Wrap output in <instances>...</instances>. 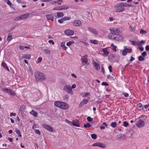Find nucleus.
Segmentation results:
<instances>
[{
  "label": "nucleus",
  "mask_w": 149,
  "mask_h": 149,
  "mask_svg": "<svg viewBox=\"0 0 149 149\" xmlns=\"http://www.w3.org/2000/svg\"><path fill=\"white\" fill-rule=\"evenodd\" d=\"M115 7L118 8L115 10V12H121L125 10V9L123 7H117L116 5L115 6Z\"/></svg>",
  "instance_id": "obj_15"
},
{
  "label": "nucleus",
  "mask_w": 149,
  "mask_h": 149,
  "mask_svg": "<svg viewBox=\"0 0 149 149\" xmlns=\"http://www.w3.org/2000/svg\"><path fill=\"white\" fill-rule=\"evenodd\" d=\"M134 29V28H133L131 25L130 26V30L131 31H133Z\"/></svg>",
  "instance_id": "obj_59"
},
{
  "label": "nucleus",
  "mask_w": 149,
  "mask_h": 149,
  "mask_svg": "<svg viewBox=\"0 0 149 149\" xmlns=\"http://www.w3.org/2000/svg\"><path fill=\"white\" fill-rule=\"evenodd\" d=\"M146 49L147 51H149V45H147L146 46Z\"/></svg>",
  "instance_id": "obj_62"
},
{
  "label": "nucleus",
  "mask_w": 149,
  "mask_h": 149,
  "mask_svg": "<svg viewBox=\"0 0 149 149\" xmlns=\"http://www.w3.org/2000/svg\"><path fill=\"white\" fill-rule=\"evenodd\" d=\"M91 138L93 139H95L96 138L97 135L95 134H91Z\"/></svg>",
  "instance_id": "obj_38"
},
{
  "label": "nucleus",
  "mask_w": 149,
  "mask_h": 149,
  "mask_svg": "<svg viewBox=\"0 0 149 149\" xmlns=\"http://www.w3.org/2000/svg\"><path fill=\"white\" fill-rule=\"evenodd\" d=\"M91 126V125L88 123L86 124H84V127L85 128L89 127Z\"/></svg>",
  "instance_id": "obj_40"
},
{
  "label": "nucleus",
  "mask_w": 149,
  "mask_h": 149,
  "mask_svg": "<svg viewBox=\"0 0 149 149\" xmlns=\"http://www.w3.org/2000/svg\"><path fill=\"white\" fill-rule=\"evenodd\" d=\"M2 91L3 92H6L10 95H15V92L11 90L8 88H3Z\"/></svg>",
  "instance_id": "obj_6"
},
{
  "label": "nucleus",
  "mask_w": 149,
  "mask_h": 149,
  "mask_svg": "<svg viewBox=\"0 0 149 149\" xmlns=\"http://www.w3.org/2000/svg\"><path fill=\"white\" fill-rule=\"evenodd\" d=\"M88 101V100L84 99L82 100L80 102L79 105V107H81L83 105L86 104Z\"/></svg>",
  "instance_id": "obj_17"
},
{
  "label": "nucleus",
  "mask_w": 149,
  "mask_h": 149,
  "mask_svg": "<svg viewBox=\"0 0 149 149\" xmlns=\"http://www.w3.org/2000/svg\"><path fill=\"white\" fill-rule=\"evenodd\" d=\"M115 33V30H112V33L109 34L108 35V38L110 39L116 41L122 40L123 38V37L120 35L114 33Z\"/></svg>",
  "instance_id": "obj_1"
},
{
  "label": "nucleus",
  "mask_w": 149,
  "mask_h": 149,
  "mask_svg": "<svg viewBox=\"0 0 149 149\" xmlns=\"http://www.w3.org/2000/svg\"><path fill=\"white\" fill-rule=\"evenodd\" d=\"M124 124L123 125L125 127H127L128 125V123L126 121L124 122Z\"/></svg>",
  "instance_id": "obj_50"
},
{
  "label": "nucleus",
  "mask_w": 149,
  "mask_h": 149,
  "mask_svg": "<svg viewBox=\"0 0 149 149\" xmlns=\"http://www.w3.org/2000/svg\"><path fill=\"white\" fill-rule=\"evenodd\" d=\"M41 126L43 128L48 131L51 132H52L53 131V128L48 125L43 123L42 124Z\"/></svg>",
  "instance_id": "obj_5"
},
{
  "label": "nucleus",
  "mask_w": 149,
  "mask_h": 149,
  "mask_svg": "<svg viewBox=\"0 0 149 149\" xmlns=\"http://www.w3.org/2000/svg\"><path fill=\"white\" fill-rule=\"evenodd\" d=\"M16 115V113H13V112L10 113V116H15Z\"/></svg>",
  "instance_id": "obj_56"
},
{
  "label": "nucleus",
  "mask_w": 149,
  "mask_h": 149,
  "mask_svg": "<svg viewBox=\"0 0 149 149\" xmlns=\"http://www.w3.org/2000/svg\"><path fill=\"white\" fill-rule=\"evenodd\" d=\"M115 57L114 55L111 54L109 56V58H111V59H112Z\"/></svg>",
  "instance_id": "obj_47"
},
{
  "label": "nucleus",
  "mask_w": 149,
  "mask_h": 149,
  "mask_svg": "<svg viewBox=\"0 0 149 149\" xmlns=\"http://www.w3.org/2000/svg\"><path fill=\"white\" fill-rule=\"evenodd\" d=\"M144 107L145 109H147L149 107V104H148L145 105Z\"/></svg>",
  "instance_id": "obj_64"
},
{
  "label": "nucleus",
  "mask_w": 149,
  "mask_h": 149,
  "mask_svg": "<svg viewBox=\"0 0 149 149\" xmlns=\"http://www.w3.org/2000/svg\"><path fill=\"white\" fill-rule=\"evenodd\" d=\"M65 33L68 36H72L74 34V32L72 30L68 29L65 30L64 31Z\"/></svg>",
  "instance_id": "obj_13"
},
{
  "label": "nucleus",
  "mask_w": 149,
  "mask_h": 149,
  "mask_svg": "<svg viewBox=\"0 0 149 149\" xmlns=\"http://www.w3.org/2000/svg\"><path fill=\"white\" fill-rule=\"evenodd\" d=\"M15 132L17 133V134L18 135V136H21V134L20 132L18 130L16 129Z\"/></svg>",
  "instance_id": "obj_39"
},
{
  "label": "nucleus",
  "mask_w": 149,
  "mask_h": 149,
  "mask_svg": "<svg viewBox=\"0 0 149 149\" xmlns=\"http://www.w3.org/2000/svg\"><path fill=\"white\" fill-rule=\"evenodd\" d=\"M111 126L113 128H115L117 125V123L115 122H113L111 124Z\"/></svg>",
  "instance_id": "obj_31"
},
{
  "label": "nucleus",
  "mask_w": 149,
  "mask_h": 149,
  "mask_svg": "<svg viewBox=\"0 0 149 149\" xmlns=\"http://www.w3.org/2000/svg\"><path fill=\"white\" fill-rule=\"evenodd\" d=\"M139 49L141 51H143L144 50V48L143 47H139Z\"/></svg>",
  "instance_id": "obj_61"
},
{
  "label": "nucleus",
  "mask_w": 149,
  "mask_h": 149,
  "mask_svg": "<svg viewBox=\"0 0 149 149\" xmlns=\"http://www.w3.org/2000/svg\"><path fill=\"white\" fill-rule=\"evenodd\" d=\"M88 29L90 32L93 34L97 35L98 33V31L94 28L88 27Z\"/></svg>",
  "instance_id": "obj_7"
},
{
  "label": "nucleus",
  "mask_w": 149,
  "mask_h": 149,
  "mask_svg": "<svg viewBox=\"0 0 149 149\" xmlns=\"http://www.w3.org/2000/svg\"><path fill=\"white\" fill-rule=\"evenodd\" d=\"M61 45L63 49L65 50L67 49V47L65 46V42H62L61 44Z\"/></svg>",
  "instance_id": "obj_23"
},
{
  "label": "nucleus",
  "mask_w": 149,
  "mask_h": 149,
  "mask_svg": "<svg viewBox=\"0 0 149 149\" xmlns=\"http://www.w3.org/2000/svg\"><path fill=\"white\" fill-rule=\"evenodd\" d=\"M68 8V7L67 6H60V10L67 9Z\"/></svg>",
  "instance_id": "obj_29"
},
{
  "label": "nucleus",
  "mask_w": 149,
  "mask_h": 149,
  "mask_svg": "<svg viewBox=\"0 0 149 149\" xmlns=\"http://www.w3.org/2000/svg\"><path fill=\"white\" fill-rule=\"evenodd\" d=\"M129 41L131 42L132 43V44L134 45H137L139 44V43L137 42L134 41H132L130 40H129Z\"/></svg>",
  "instance_id": "obj_30"
},
{
  "label": "nucleus",
  "mask_w": 149,
  "mask_h": 149,
  "mask_svg": "<svg viewBox=\"0 0 149 149\" xmlns=\"http://www.w3.org/2000/svg\"><path fill=\"white\" fill-rule=\"evenodd\" d=\"M20 17H21V16H20L19 17H17L15 18L13 20L15 21H17L19 20H20L21 19H22V18H20Z\"/></svg>",
  "instance_id": "obj_41"
},
{
  "label": "nucleus",
  "mask_w": 149,
  "mask_h": 149,
  "mask_svg": "<svg viewBox=\"0 0 149 149\" xmlns=\"http://www.w3.org/2000/svg\"><path fill=\"white\" fill-rule=\"evenodd\" d=\"M64 21L63 18H62L61 19H59L58 20V22L60 24L62 23Z\"/></svg>",
  "instance_id": "obj_51"
},
{
  "label": "nucleus",
  "mask_w": 149,
  "mask_h": 149,
  "mask_svg": "<svg viewBox=\"0 0 149 149\" xmlns=\"http://www.w3.org/2000/svg\"><path fill=\"white\" fill-rule=\"evenodd\" d=\"M99 143H93V146H98Z\"/></svg>",
  "instance_id": "obj_53"
},
{
  "label": "nucleus",
  "mask_w": 149,
  "mask_h": 149,
  "mask_svg": "<svg viewBox=\"0 0 149 149\" xmlns=\"http://www.w3.org/2000/svg\"><path fill=\"white\" fill-rule=\"evenodd\" d=\"M5 1L7 3V4L10 6V5H13L12 4L9 0H5Z\"/></svg>",
  "instance_id": "obj_45"
},
{
  "label": "nucleus",
  "mask_w": 149,
  "mask_h": 149,
  "mask_svg": "<svg viewBox=\"0 0 149 149\" xmlns=\"http://www.w3.org/2000/svg\"><path fill=\"white\" fill-rule=\"evenodd\" d=\"M47 19L48 20L53 21L54 20V15L53 14H48L46 15Z\"/></svg>",
  "instance_id": "obj_12"
},
{
  "label": "nucleus",
  "mask_w": 149,
  "mask_h": 149,
  "mask_svg": "<svg viewBox=\"0 0 149 149\" xmlns=\"http://www.w3.org/2000/svg\"><path fill=\"white\" fill-rule=\"evenodd\" d=\"M127 7V6H130L133 7L132 5V4L129 5L128 4L124 3H120L116 4L117 7Z\"/></svg>",
  "instance_id": "obj_10"
},
{
  "label": "nucleus",
  "mask_w": 149,
  "mask_h": 149,
  "mask_svg": "<svg viewBox=\"0 0 149 149\" xmlns=\"http://www.w3.org/2000/svg\"><path fill=\"white\" fill-rule=\"evenodd\" d=\"M64 15L63 14V13L60 12V13H57V16H56V18L58 17H63Z\"/></svg>",
  "instance_id": "obj_24"
},
{
  "label": "nucleus",
  "mask_w": 149,
  "mask_h": 149,
  "mask_svg": "<svg viewBox=\"0 0 149 149\" xmlns=\"http://www.w3.org/2000/svg\"><path fill=\"white\" fill-rule=\"evenodd\" d=\"M48 42L49 43H52V45H54V42L53 41V40H49L48 41Z\"/></svg>",
  "instance_id": "obj_58"
},
{
  "label": "nucleus",
  "mask_w": 149,
  "mask_h": 149,
  "mask_svg": "<svg viewBox=\"0 0 149 149\" xmlns=\"http://www.w3.org/2000/svg\"><path fill=\"white\" fill-rule=\"evenodd\" d=\"M90 95V94L89 93H83V95H82V96L83 97H85L87 95Z\"/></svg>",
  "instance_id": "obj_49"
},
{
  "label": "nucleus",
  "mask_w": 149,
  "mask_h": 149,
  "mask_svg": "<svg viewBox=\"0 0 149 149\" xmlns=\"http://www.w3.org/2000/svg\"><path fill=\"white\" fill-rule=\"evenodd\" d=\"M78 121L77 120H73L72 121V125L75 126L79 127V125L78 124Z\"/></svg>",
  "instance_id": "obj_22"
},
{
  "label": "nucleus",
  "mask_w": 149,
  "mask_h": 149,
  "mask_svg": "<svg viewBox=\"0 0 149 149\" xmlns=\"http://www.w3.org/2000/svg\"><path fill=\"white\" fill-rule=\"evenodd\" d=\"M26 107L24 105H22L19 108V111H22L26 109Z\"/></svg>",
  "instance_id": "obj_28"
},
{
  "label": "nucleus",
  "mask_w": 149,
  "mask_h": 149,
  "mask_svg": "<svg viewBox=\"0 0 149 149\" xmlns=\"http://www.w3.org/2000/svg\"><path fill=\"white\" fill-rule=\"evenodd\" d=\"M62 103V102L56 101L54 102V104L55 106L60 108Z\"/></svg>",
  "instance_id": "obj_21"
},
{
  "label": "nucleus",
  "mask_w": 149,
  "mask_h": 149,
  "mask_svg": "<svg viewBox=\"0 0 149 149\" xmlns=\"http://www.w3.org/2000/svg\"><path fill=\"white\" fill-rule=\"evenodd\" d=\"M102 102V100L100 99H99L97 101V103H101Z\"/></svg>",
  "instance_id": "obj_60"
},
{
  "label": "nucleus",
  "mask_w": 149,
  "mask_h": 149,
  "mask_svg": "<svg viewBox=\"0 0 149 149\" xmlns=\"http://www.w3.org/2000/svg\"><path fill=\"white\" fill-rule=\"evenodd\" d=\"M93 118H91L90 116H88L87 118V120L89 122H92L93 120Z\"/></svg>",
  "instance_id": "obj_46"
},
{
  "label": "nucleus",
  "mask_w": 149,
  "mask_h": 149,
  "mask_svg": "<svg viewBox=\"0 0 149 149\" xmlns=\"http://www.w3.org/2000/svg\"><path fill=\"white\" fill-rule=\"evenodd\" d=\"M101 85L103 86H107L108 85V84L106 82H102L101 84Z\"/></svg>",
  "instance_id": "obj_52"
},
{
  "label": "nucleus",
  "mask_w": 149,
  "mask_h": 149,
  "mask_svg": "<svg viewBox=\"0 0 149 149\" xmlns=\"http://www.w3.org/2000/svg\"><path fill=\"white\" fill-rule=\"evenodd\" d=\"M44 52L47 54H49L50 53V52L47 49H44L43 50Z\"/></svg>",
  "instance_id": "obj_35"
},
{
  "label": "nucleus",
  "mask_w": 149,
  "mask_h": 149,
  "mask_svg": "<svg viewBox=\"0 0 149 149\" xmlns=\"http://www.w3.org/2000/svg\"><path fill=\"white\" fill-rule=\"evenodd\" d=\"M30 15V13L25 14L21 15V17L20 18H22V19H24L28 17Z\"/></svg>",
  "instance_id": "obj_19"
},
{
  "label": "nucleus",
  "mask_w": 149,
  "mask_h": 149,
  "mask_svg": "<svg viewBox=\"0 0 149 149\" xmlns=\"http://www.w3.org/2000/svg\"><path fill=\"white\" fill-rule=\"evenodd\" d=\"M140 33L142 34H146L147 33V32L146 31L143 29H141L140 30Z\"/></svg>",
  "instance_id": "obj_37"
},
{
  "label": "nucleus",
  "mask_w": 149,
  "mask_h": 149,
  "mask_svg": "<svg viewBox=\"0 0 149 149\" xmlns=\"http://www.w3.org/2000/svg\"><path fill=\"white\" fill-rule=\"evenodd\" d=\"M132 51V49L131 48H126L123 51L122 54L123 56H126L128 53H129L131 52Z\"/></svg>",
  "instance_id": "obj_11"
},
{
  "label": "nucleus",
  "mask_w": 149,
  "mask_h": 149,
  "mask_svg": "<svg viewBox=\"0 0 149 149\" xmlns=\"http://www.w3.org/2000/svg\"><path fill=\"white\" fill-rule=\"evenodd\" d=\"M34 130L36 133L38 134V135L40 134V132L38 130L34 129Z\"/></svg>",
  "instance_id": "obj_43"
},
{
  "label": "nucleus",
  "mask_w": 149,
  "mask_h": 149,
  "mask_svg": "<svg viewBox=\"0 0 149 149\" xmlns=\"http://www.w3.org/2000/svg\"><path fill=\"white\" fill-rule=\"evenodd\" d=\"M106 145L105 144H103L101 143H99L98 147L102 148H104L106 147Z\"/></svg>",
  "instance_id": "obj_25"
},
{
  "label": "nucleus",
  "mask_w": 149,
  "mask_h": 149,
  "mask_svg": "<svg viewBox=\"0 0 149 149\" xmlns=\"http://www.w3.org/2000/svg\"><path fill=\"white\" fill-rule=\"evenodd\" d=\"M146 55H147V52H144L142 53V55L143 56V57H144Z\"/></svg>",
  "instance_id": "obj_54"
},
{
  "label": "nucleus",
  "mask_w": 149,
  "mask_h": 149,
  "mask_svg": "<svg viewBox=\"0 0 149 149\" xmlns=\"http://www.w3.org/2000/svg\"><path fill=\"white\" fill-rule=\"evenodd\" d=\"M90 42H91L93 44H98L99 42L98 40H90Z\"/></svg>",
  "instance_id": "obj_27"
},
{
  "label": "nucleus",
  "mask_w": 149,
  "mask_h": 149,
  "mask_svg": "<svg viewBox=\"0 0 149 149\" xmlns=\"http://www.w3.org/2000/svg\"><path fill=\"white\" fill-rule=\"evenodd\" d=\"M111 46L113 47V50L114 51L116 52V47L113 44H111Z\"/></svg>",
  "instance_id": "obj_36"
},
{
  "label": "nucleus",
  "mask_w": 149,
  "mask_h": 149,
  "mask_svg": "<svg viewBox=\"0 0 149 149\" xmlns=\"http://www.w3.org/2000/svg\"><path fill=\"white\" fill-rule=\"evenodd\" d=\"M63 90L68 93L72 94V92L70 86L68 85L65 86L63 88Z\"/></svg>",
  "instance_id": "obj_3"
},
{
  "label": "nucleus",
  "mask_w": 149,
  "mask_h": 149,
  "mask_svg": "<svg viewBox=\"0 0 149 149\" xmlns=\"http://www.w3.org/2000/svg\"><path fill=\"white\" fill-rule=\"evenodd\" d=\"M136 125L138 127L141 128L145 125V122L143 120L139 119L137 121Z\"/></svg>",
  "instance_id": "obj_4"
},
{
  "label": "nucleus",
  "mask_w": 149,
  "mask_h": 149,
  "mask_svg": "<svg viewBox=\"0 0 149 149\" xmlns=\"http://www.w3.org/2000/svg\"><path fill=\"white\" fill-rule=\"evenodd\" d=\"M139 60L140 61H144L145 59L143 56H140L138 58Z\"/></svg>",
  "instance_id": "obj_33"
},
{
  "label": "nucleus",
  "mask_w": 149,
  "mask_h": 149,
  "mask_svg": "<svg viewBox=\"0 0 149 149\" xmlns=\"http://www.w3.org/2000/svg\"><path fill=\"white\" fill-rule=\"evenodd\" d=\"M2 65L3 66L4 68L7 69L9 71V68L8 67L7 65L4 62H2Z\"/></svg>",
  "instance_id": "obj_32"
},
{
  "label": "nucleus",
  "mask_w": 149,
  "mask_h": 149,
  "mask_svg": "<svg viewBox=\"0 0 149 149\" xmlns=\"http://www.w3.org/2000/svg\"><path fill=\"white\" fill-rule=\"evenodd\" d=\"M30 113L34 117H36L38 116V113L34 110H32L30 112Z\"/></svg>",
  "instance_id": "obj_20"
},
{
  "label": "nucleus",
  "mask_w": 149,
  "mask_h": 149,
  "mask_svg": "<svg viewBox=\"0 0 149 149\" xmlns=\"http://www.w3.org/2000/svg\"><path fill=\"white\" fill-rule=\"evenodd\" d=\"M34 77L36 80L37 81H44L46 79V77L44 74L38 71L35 72Z\"/></svg>",
  "instance_id": "obj_2"
},
{
  "label": "nucleus",
  "mask_w": 149,
  "mask_h": 149,
  "mask_svg": "<svg viewBox=\"0 0 149 149\" xmlns=\"http://www.w3.org/2000/svg\"><path fill=\"white\" fill-rule=\"evenodd\" d=\"M74 42L73 41H69L67 43L66 45L68 46H70Z\"/></svg>",
  "instance_id": "obj_44"
},
{
  "label": "nucleus",
  "mask_w": 149,
  "mask_h": 149,
  "mask_svg": "<svg viewBox=\"0 0 149 149\" xmlns=\"http://www.w3.org/2000/svg\"><path fill=\"white\" fill-rule=\"evenodd\" d=\"M69 105L65 102H62L60 108L64 109H67L69 108Z\"/></svg>",
  "instance_id": "obj_14"
},
{
  "label": "nucleus",
  "mask_w": 149,
  "mask_h": 149,
  "mask_svg": "<svg viewBox=\"0 0 149 149\" xmlns=\"http://www.w3.org/2000/svg\"><path fill=\"white\" fill-rule=\"evenodd\" d=\"M102 51L103 52V55L105 56H108L110 53V50L107 47L103 48Z\"/></svg>",
  "instance_id": "obj_8"
},
{
  "label": "nucleus",
  "mask_w": 149,
  "mask_h": 149,
  "mask_svg": "<svg viewBox=\"0 0 149 149\" xmlns=\"http://www.w3.org/2000/svg\"><path fill=\"white\" fill-rule=\"evenodd\" d=\"M93 63L94 68L97 70H99L100 68V66L98 63L96 62L95 61H93Z\"/></svg>",
  "instance_id": "obj_16"
},
{
  "label": "nucleus",
  "mask_w": 149,
  "mask_h": 149,
  "mask_svg": "<svg viewBox=\"0 0 149 149\" xmlns=\"http://www.w3.org/2000/svg\"><path fill=\"white\" fill-rule=\"evenodd\" d=\"M123 94L125 96V97H127L129 96V95H128V93H123Z\"/></svg>",
  "instance_id": "obj_57"
},
{
  "label": "nucleus",
  "mask_w": 149,
  "mask_h": 149,
  "mask_svg": "<svg viewBox=\"0 0 149 149\" xmlns=\"http://www.w3.org/2000/svg\"><path fill=\"white\" fill-rule=\"evenodd\" d=\"M63 19L64 21L67 20H69L70 19V17H63L62 18Z\"/></svg>",
  "instance_id": "obj_42"
},
{
  "label": "nucleus",
  "mask_w": 149,
  "mask_h": 149,
  "mask_svg": "<svg viewBox=\"0 0 149 149\" xmlns=\"http://www.w3.org/2000/svg\"><path fill=\"white\" fill-rule=\"evenodd\" d=\"M12 39V35L11 34H9L8 36L7 40L8 41H10Z\"/></svg>",
  "instance_id": "obj_34"
},
{
  "label": "nucleus",
  "mask_w": 149,
  "mask_h": 149,
  "mask_svg": "<svg viewBox=\"0 0 149 149\" xmlns=\"http://www.w3.org/2000/svg\"><path fill=\"white\" fill-rule=\"evenodd\" d=\"M31 57V55L29 54L24 55L22 56V58H24L29 59Z\"/></svg>",
  "instance_id": "obj_26"
},
{
  "label": "nucleus",
  "mask_w": 149,
  "mask_h": 149,
  "mask_svg": "<svg viewBox=\"0 0 149 149\" xmlns=\"http://www.w3.org/2000/svg\"><path fill=\"white\" fill-rule=\"evenodd\" d=\"M108 68H109V71L110 72H112V66L111 65H110L109 66Z\"/></svg>",
  "instance_id": "obj_55"
},
{
  "label": "nucleus",
  "mask_w": 149,
  "mask_h": 149,
  "mask_svg": "<svg viewBox=\"0 0 149 149\" xmlns=\"http://www.w3.org/2000/svg\"><path fill=\"white\" fill-rule=\"evenodd\" d=\"M42 60V58L41 57L39 58L38 60V62H40Z\"/></svg>",
  "instance_id": "obj_63"
},
{
  "label": "nucleus",
  "mask_w": 149,
  "mask_h": 149,
  "mask_svg": "<svg viewBox=\"0 0 149 149\" xmlns=\"http://www.w3.org/2000/svg\"><path fill=\"white\" fill-rule=\"evenodd\" d=\"M137 106L139 107L140 108H142V109H143V105L141 103H140L139 104H138Z\"/></svg>",
  "instance_id": "obj_48"
},
{
  "label": "nucleus",
  "mask_w": 149,
  "mask_h": 149,
  "mask_svg": "<svg viewBox=\"0 0 149 149\" xmlns=\"http://www.w3.org/2000/svg\"><path fill=\"white\" fill-rule=\"evenodd\" d=\"M72 24L73 25L75 26H79L81 25V21L78 20H76L73 21L72 22Z\"/></svg>",
  "instance_id": "obj_9"
},
{
  "label": "nucleus",
  "mask_w": 149,
  "mask_h": 149,
  "mask_svg": "<svg viewBox=\"0 0 149 149\" xmlns=\"http://www.w3.org/2000/svg\"><path fill=\"white\" fill-rule=\"evenodd\" d=\"M87 56L86 55L82 57L81 58L82 63H84V64H86L87 62Z\"/></svg>",
  "instance_id": "obj_18"
}]
</instances>
